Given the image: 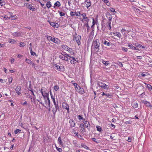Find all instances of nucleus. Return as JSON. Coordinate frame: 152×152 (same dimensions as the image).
<instances>
[{"instance_id":"f257e3e1","label":"nucleus","mask_w":152,"mask_h":152,"mask_svg":"<svg viewBox=\"0 0 152 152\" xmlns=\"http://www.w3.org/2000/svg\"><path fill=\"white\" fill-rule=\"evenodd\" d=\"M100 44L98 39H94L91 45V50L98 52L99 49Z\"/></svg>"},{"instance_id":"f03ea898","label":"nucleus","mask_w":152,"mask_h":152,"mask_svg":"<svg viewBox=\"0 0 152 152\" xmlns=\"http://www.w3.org/2000/svg\"><path fill=\"white\" fill-rule=\"evenodd\" d=\"M73 85L75 87L76 91L80 94H82L83 93L84 91L83 88L80 87L76 83H73Z\"/></svg>"},{"instance_id":"7ed1b4c3","label":"nucleus","mask_w":152,"mask_h":152,"mask_svg":"<svg viewBox=\"0 0 152 152\" xmlns=\"http://www.w3.org/2000/svg\"><path fill=\"white\" fill-rule=\"evenodd\" d=\"M97 84L99 86L101 87L102 88L104 89H107L109 87V86L107 85L105 83L100 81H98Z\"/></svg>"},{"instance_id":"20e7f679","label":"nucleus","mask_w":152,"mask_h":152,"mask_svg":"<svg viewBox=\"0 0 152 152\" xmlns=\"http://www.w3.org/2000/svg\"><path fill=\"white\" fill-rule=\"evenodd\" d=\"M51 108L52 109L53 113L54 116L55 115L57 110H59V107L58 105L52 106Z\"/></svg>"},{"instance_id":"39448f33","label":"nucleus","mask_w":152,"mask_h":152,"mask_svg":"<svg viewBox=\"0 0 152 152\" xmlns=\"http://www.w3.org/2000/svg\"><path fill=\"white\" fill-rule=\"evenodd\" d=\"M80 15L83 17V18L81 21L83 22L85 21L86 22H88L89 20L88 17L86 16V14L85 13L81 14Z\"/></svg>"},{"instance_id":"423d86ee","label":"nucleus","mask_w":152,"mask_h":152,"mask_svg":"<svg viewBox=\"0 0 152 152\" xmlns=\"http://www.w3.org/2000/svg\"><path fill=\"white\" fill-rule=\"evenodd\" d=\"M62 106L65 109L67 110V113H69V105L66 103L63 102L62 104Z\"/></svg>"},{"instance_id":"0eeeda50","label":"nucleus","mask_w":152,"mask_h":152,"mask_svg":"<svg viewBox=\"0 0 152 152\" xmlns=\"http://www.w3.org/2000/svg\"><path fill=\"white\" fill-rule=\"evenodd\" d=\"M81 14L80 13L79 11H77V12H73L72 11H71L70 12V15L73 17L75 15H76L77 16H79Z\"/></svg>"},{"instance_id":"6e6552de","label":"nucleus","mask_w":152,"mask_h":152,"mask_svg":"<svg viewBox=\"0 0 152 152\" xmlns=\"http://www.w3.org/2000/svg\"><path fill=\"white\" fill-rule=\"evenodd\" d=\"M70 58H72V59L70 61V63L71 64H75L77 62H78L77 58H75L73 56L70 57Z\"/></svg>"},{"instance_id":"1a4fd4ad","label":"nucleus","mask_w":152,"mask_h":152,"mask_svg":"<svg viewBox=\"0 0 152 152\" xmlns=\"http://www.w3.org/2000/svg\"><path fill=\"white\" fill-rule=\"evenodd\" d=\"M26 5L27 8L31 10H32L33 11L35 9V8L33 6L28 3H26Z\"/></svg>"},{"instance_id":"9d476101","label":"nucleus","mask_w":152,"mask_h":152,"mask_svg":"<svg viewBox=\"0 0 152 152\" xmlns=\"http://www.w3.org/2000/svg\"><path fill=\"white\" fill-rule=\"evenodd\" d=\"M47 99L45 100V104L47 106L46 107H50V101L49 98V97H47Z\"/></svg>"},{"instance_id":"9b49d317","label":"nucleus","mask_w":152,"mask_h":152,"mask_svg":"<svg viewBox=\"0 0 152 152\" xmlns=\"http://www.w3.org/2000/svg\"><path fill=\"white\" fill-rule=\"evenodd\" d=\"M12 36L17 37L21 36V33L20 32H17L12 33Z\"/></svg>"},{"instance_id":"f8f14e48","label":"nucleus","mask_w":152,"mask_h":152,"mask_svg":"<svg viewBox=\"0 0 152 152\" xmlns=\"http://www.w3.org/2000/svg\"><path fill=\"white\" fill-rule=\"evenodd\" d=\"M81 39V36L78 35L75 37L76 41L78 45H79L80 44V40Z\"/></svg>"},{"instance_id":"ddd939ff","label":"nucleus","mask_w":152,"mask_h":152,"mask_svg":"<svg viewBox=\"0 0 152 152\" xmlns=\"http://www.w3.org/2000/svg\"><path fill=\"white\" fill-rule=\"evenodd\" d=\"M106 16L108 19L109 21H111L112 20L111 15L108 12H107L106 13Z\"/></svg>"},{"instance_id":"4468645a","label":"nucleus","mask_w":152,"mask_h":152,"mask_svg":"<svg viewBox=\"0 0 152 152\" xmlns=\"http://www.w3.org/2000/svg\"><path fill=\"white\" fill-rule=\"evenodd\" d=\"M70 126L71 127H74L75 126V124L74 121L72 119H70L69 121Z\"/></svg>"},{"instance_id":"2eb2a0df","label":"nucleus","mask_w":152,"mask_h":152,"mask_svg":"<svg viewBox=\"0 0 152 152\" xmlns=\"http://www.w3.org/2000/svg\"><path fill=\"white\" fill-rule=\"evenodd\" d=\"M52 41L55 43L58 44L60 42V41L57 38H54L52 40Z\"/></svg>"},{"instance_id":"dca6fc26","label":"nucleus","mask_w":152,"mask_h":152,"mask_svg":"<svg viewBox=\"0 0 152 152\" xmlns=\"http://www.w3.org/2000/svg\"><path fill=\"white\" fill-rule=\"evenodd\" d=\"M83 122L84 124L85 127L88 128L90 125L89 122L85 119L83 120Z\"/></svg>"},{"instance_id":"f3484780","label":"nucleus","mask_w":152,"mask_h":152,"mask_svg":"<svg viewBox=\"0 0 152 152\" xmlns=\"http://www.w3.org/2000/svg\"><path fill=\"white\" fill-rule=\"evenodd\" d=\"M111 21H108L107 22L106 25L108 29L110 30L111 28Z\"/></svg>"},{"instance_id":"a211bd4d","label":"nucleus","mask_w":152,"mask_h":152,"mask_svg":"<svg viewBox=\"0 0 152 152\" xmlns=\"http://www.w3.org/2000/svg\"><path fill=\"white\" fill-rule=\"evenodd\" d=\"M128 47H129L131 48L133 50H139V49H138L136 48L134 46H133L130 43L128 44Z\"/></svg>"},{"instance_id":"6ab92c4d","label":"nucleus","mask_w":152,"mask_h":152,"mask_svg":"<svg viewBox=\"0 0 152 152\" xmlns=\"http://www.w3.org/2000/svg\"><path fill=\"white\" fill-rule=\"evenodd\" d=\"M143 103L144 104H146L147 107H152V106L151 105L150 103L147 101H143Z\"/></svg>"},{"instance_id":"aec40b11","label":"nucleus","mask_w":152,"mask_h":152,"mask_svg":"<svg viewBox=\"0 0 152 152\" xmlns=\"http://www.w3.org/2000/svg\"><path fill=\"white\" fill-rule=\"evenodd\" d=\"M61 6V4L58 1H56V3H55L54 5V8H56V6H57L58 7H59Z\"/></svg>"},{"instance_id":"412c9836","label":"nucleus","mask_w":152,"mask_h":152,"mask_svg":"<svg viewBox=\"0 0 152 152\" xmlns=\"http://www.w3.org/2000/svg\"><path fill=\"white\" fill-rule=\"evenodd\" d=\"M61 47L64 49L65 50H68V48L69 47H68L67 45H61Z\"/></svg>"},{"instance_id":"4be33fe9","label":"nucleus","mask_w":152,"mask_h":152,"mask_svg":"<svg viewBox=\"0 0 152 152\" xmlns=\"http://www.w3.org/2000/svg\"><path fill=\"white\" fill-rule=\"evenodd\" d=\"M58 143L60 145H63V142L61 140L60 137H58Z\"/></svg>"},{"instance_id":"5701e85b","label":"nucleus","mask_w":152,"mask_h":152,"mask_svg":"<svg viewBox=\"0 0 152 152\" xmlns=\"http://www.w3.org/2000/svg\"><path fill=\"white\" fill-rule=\"evenodd\" d=\"M80 127H81L82 129L81 130H82V132H84L85 127L84 124H80Z\"/></svg>"},{"instance_id":"b1692460","label":"nucleus","mask_w":152,"mask_h":152,"mask_svg":"<svg viewBox=\"0 0 152 152\" xmlns=\"http://www.w3.org/2000/svg\"><path fill=\"white\" fill-rule=\"evenodd\" d=\"M8 42L10 43L14 44L16 42V41L14 39H9Z\"/></svg>"},{"instance_id":"393cba45","label":"nucleus","mask_w":152,"mask_h":152,"mask_svg":"<svg viewBox=\"0 0 152 152\" xmlns=\"http://www.w3.org/2000/svg\"><path fill=\"white\" fill-rule=\"evenodd\" d=\"M55 68L56 69L58 70H61V67H62L63 66H60L57 65L55 64Z\"/></svg>"},{"instance_id":"a878e982","label":"nucleus","mask_w":152,"mask_h":152,"mask_svg":"<svg viewBox=\"0 0 152 152\" xmlns=\"http://www.w3.org/2000/svg\"><path fill=\"white\" fill-rule=\"evenodd\" d=\"M42 94V96H43V97L45 98V97H46L47 98V97L49 96V94L48 93H44L43 92H42L41 93Z\"/></svg>"},{"instance_id":"bb28decb","label":"nucleus","mask_w":152,"mask_h":152,"mask_svg":"<svg viewBox=\"0 0 152 152\" xmlns=\"http://www.w3.org/2000/svg\"><path fill=\"white\" fill-rule=\"evenodd\" d=\"M146 85H147L146 87L148 88V89L149 91H151L152 89V87L151 85L145 83Z\"/></svg>"},{"instance_id":"cd10ccee","label":"nucleus","mask_w":152,"mask_h":152,"mask_svg":"<svg viewBox=\"0 0 152 152\" xmlns=\"http://www.w3.org/2000/svg\"><path fill=\"white\" fill-rule=\"evenodd\" d=\"M51 2L50 1H48L46 4V7L48 8H49L50 7H51Z\"/></svg>"},{"instance_id":"c85d7f7f","label":"nucleus","mask_w":152,"mask_h":152,"mask_svg":"<svg viewBox=\"0 0 152 152\" xmlns=\"http://www.w3.org/2000/svg\"><path fill=\"white\" fill-rule=\"evenodd\" d=\"M86 26V27L87 30V32H88L89 31V30L90 29V27L88 26V22H86V23L85 24Z\"/></svg>"},{"instance_id":"c756f323","label":"nucleus","mask_w":152,"mask_h":152,"mask_svg":"<svg viewBox=\"0 0 152 152\" xmlns=\"http://www.w3.org/2000/svg\"><path fill=\"white\" fill-rule=\"evenodd\" d=\"M86 7L87 9H88V7L91 6V1H89V2L87 1L86 3Z\"/></svg>"},{"instance_id":"7c9ffc66","label":"nucleus","mask_w":152,"mask_h":152,"mask_svg":"<svg viewBox=\"0 0 152 152\" xmlns=\"http://www.w3.org/2000/svg\"><path fill=\"white\" fill-rule=\"evenodd\" d=\"M67 51L70 53H74V52H73L72 49V48L69 47L68 50Z\"/></svg>"},{"instance_id":"2f4dec72","label":"nucleus","mask_w":152,"mask_h":152,"mask_svg":"<svg viewBox=\"0 0 152 152\" xmlns=\"http://www.w3.org/2000/svg\"><path fill=\"white\" fill-rule=\"evenodd\" d=\"M104 43L105 45H107V46H110L111 45V43L110 42H107L106 41H104Z\"/></svg>"},{"instance_id":"473e14b6","label":"nucleus","mask_w":152,"mask_h":152,"mask_svg":"<svg viewBox=\"0 0 152 152\" xmlns=\"http://www.w3.org/2000/svg\"><path fill=\"white\" fill-rule=\"evenodd\" d=\"M96 127L97 128V131L99 132H101L102 131V129L101 127L98 126H96Z\"/></svg>"},{"instance_id":"72a5a7b5","label":"nucleus","mask_w":152,"mask_h":152,"mask_svg":"<svg viewBox=\"0 0 152 152\" xmlns=\"http://www.w3.org/2000/svg\"><path fill=\"white\" fill-rule=\"evenodd\" d=\"M25 61L28 64H31V63H32V61L30 59H28L27 58L26 59Z\"/></svg>"},{"instance_id":"f704fd0d","label":"nucleus","mask_w":152,"mask_h":152,"mask_svg":"<svg viewBox=\"0 0 152 152\" xmlns=\"http://www.w3.org/2000/svg\"><path fill=\"white\" fill-rule=\"evenodd\" d=\"M81 146L82 147H83V148H85L86 149H88V147L86 145L84 144H83V143L81 144Z\"/></svg>"},{"instance_id":"c9c22d12","label":"nucleus","mask_w":152,"mask_h":152,"mask_svg":"<svg viewBox=\"0 0 152 152\" xmlns=\"http://www.w3.org/2000/svg\"><path fill=\"white\" fill-rule=\"evenodd\" d=\"M46 38L49 41L51 40L52 41V40L53 39L52 37L49 36H47Z\"/></svg>"},{"instance_id":"e433bc0d","label":"nucleus","mask_w":152,"mask_h":152,"mask_svg":"<svg viewBox=\"0 0 152 152\" xmlns=\"http://www.w3.org/2000/svg\"><path fill=\"white\" fill-rule=\"evenodd\" d=\"M102 62L105 66H107L109 64L108 61H105L103 60H102Z\"/></svg>"},{"instance_id":"4c0bfd02","label":"nucleus","mask_w":152,"mask_h":152,"mask_svg":"<svg viewBox=\"0 0 152 152\" xmlns=\"http://www.w3.org/2000/svg\"><path fill=\"white\" fill-rule=\"evenodd\" d=\"M53 88L56 91H57L59 89V87L57 85H55L54 86Z\"/></svg>"},{"instance_id":"58836bf2","label":"nucleus","mask_w":152,"mask_h":152,"mask_svg":"<svg viewBox=\"0 0 152 152\" xmlns=\"http://www.w3.org/2000/svg\"><path fill=\"white\" fill-rule=\"evenodd\" d=\"M59 57L60 59L63 60H64V59H65V56H64L62 55L61 54L59 56Z\"/></svg>"},{"instance_id":"ea45409f","label":"nucleus","mask_w":152,"mask_h":152,"mask_svg":"<svg viewBox=\"0 0 152 152\" xmlns=\"http://www.w3.org/2000/svg\"><path fill=\"white\" fill-rule=\"evenodd\" d=\"M30 53L31 54L32 56H34V55H35L36 56H37L36 55V53L32 51V50H30Z\"/></svg>"},{"instance_id":"a19ab883","label":"nucleus","mask_w":152,"mask_h":152,"mask_svg":"<svg viewBox=\"0 0 152 152\" xmlns=\"http://www.w3.org/2000/svg\"><path fill=\"white\" fill-rule=\"evenodd\" d=\"M25 44L24 42H21L20 43V46L21 47H23L25 46Z\"/></svg>"},{"instance_id":"79ce46f5","label":"nucleus","mask_w":152,"mask_h":152,"mask_svg":"<svg viewBox=\"0 0 152 152\" xmlns=\"http://www.w3.org/2000/svg\"><path fill=\"white\" fill-rule=\"evenodd\" d=\"M56 148L59 152H61L62 151V150L61 148H59L57 147L56 146Z\"/></svg>"},{"instance_id":"37998d69","label":"nucleus","mask_w":152,"mask_h":152,"mask_svg":"<svg viewBox=\"0 0 152 152\" xmlns=\"http://www.w3.org/2000/svg\"><path fill=\"white\" fill-rule=\"evenodd\" d=\"M138 104L137 103H136L133 104V107L135 108H137L138 107Z\"/></svg>"},{"instance_id":"c03bdc74","label":"nucleus","mask_w":152,"mask_h":152,"mask_svg":"<svg viewBox=\"0 0 152 152\" xmlns=\"http://www.w3.org/2000/svg\"><path fill=\"white\" fill-rule=\"evenodd\" d=\"M116 35L119 38H120L121 37V35L120 33L119 32H116Z\"/></svg>"},{"instance_id":"a18cd8bd","label":"nucleus","mask_w":152,"mask_h":152,"mask_svg":"<svg viewBox=\"0 0 152 152\" xmlns=\"http://www.w3.org/2000/svg\"><path fill=\"white\" fill-rule=\"evenodd\" d=\"M49 23L51 26L54 28L56 23L50 22Z\"/></svg>"},{"instance_id":"49530a36","label":"nucleus","mask_w":152,"mask_h":152,"mask_svg":"<svg viewBox=\"0 0 152 152\" xmlns=\"http://www.w3.org/2000/svg\"><path fill=\"white\" fill-rule=\"evenodd\" d=\"M16 91H20V86H17L15 89Z\"/></svg>"},{"instance_id":"de8ad7c7","label":"nucleus","mask_w":152,"mask_h":152,"mask_svg":"<svg viewBox=\"0 0 152 152\" xmlns=\"http://www.w3.org/2000/svg\"><path fill=\"white\" fill-rule=\"evenodd\" d=\"M21 131V130L19 129H17L15 131V134L18 133H20V132Z\"/></svg>"},{"instance_id":"09e8293b","label":"nucleus","mask_w":152,"mask_h":152,"mask_svg":"<svg viewBox=\"0 0 152 152\" xmlns=\"http://www.w3.org/2000/svg\"><path fill=\"white\" fill-rule=\"evenodd\" d=\"M52 100H53V102L54 105H58V103H57V104L56 103V101H55V99H52Z\"/></svg>"},{"instance_id":"8fccbe9b","label":"nucleus","mask_w":152,"mask_h":152,"mask_svg":"<svg viewBox=\"0 0 152 152\" xmlns=\"http://www.w3.org/2000/svg\"><path fill=\"white\" fill-rule=\"evenodd\" d=\"M52 100H53V102L54 105H58V103H57V104L56 103V101H55V99H52Z\"/></svg>"},{"instance_id":"3c124183","label":"nucleus","mask_w":152,"mask_h":152,"mask_svg":"<svg viewBox=\"0 0 152 152\" xmlns=\"http://www.w3.org/2000/svg\"><path fill=\"white\" fill-rule=\"evenodd\" d=\"M105 96L107 97L111 98V95L109 93H106L105 94Z\"/></svg>"},{"instance_id":"603ef678","label":"nucleus","mask_w":152,"mask_h":152,"mask_svg":"<svg viewBox=\"0 0 152 152\" xmlns=\"http://www.w3.org/2000/svg\"><path fill=\"white\" fill-rule=\"evenodd\" d=\"M78 119L80 121L81 119L83 120H84L83 118V117H82V116L80 115H78Z\"/></svg>"},{"instance_id":"864d4df0","label":"nucleus","mask_w":152,"mask_h":152,"mask_svg":"<svg viewBox=\"0 0 152 152\" xmlns=\"http://www.w3.org/2000/svg\"><path fill=\"white\" fill-rule=\"evenodd\" d=\"M110 11L112 12H115V13H116L117 12L116 11H115V9L113 8H110Z\"/></svg>"},{"instance_id":"5fc2aeb1","label":"nucleus","mask_w":152,"mask_h":152,"mask_svg":"<svg viewBox=\"0 0 152 152\" xmlns=\"http://www.w3.org/2000/svg\"><path fill=\"white\" fill-rule=\"evenodd\" d=\"M122 50L125 52H126L128 50L127 48L124 47L122 48Z\"/></svg>"},{"instance_id":"6e6d98bb","label":"nucleus","mask_w":152,"mask_h":152,"mask_svg":"<svg viewBox=\"0 0 152 152\" xmlns=\"http://www.w3.org/2000/svg\"><path fill=\"white\" fill-rule=\"evenodd\" d=\"M59 14L61 16H63L65 15V13L62 12H59Z\"/></svg>"},{"instance_id":"4d7b16f0","label":"nucleus","mask_w":152,"mask_h":152,"mask_svg":"<svg viewBox=\"0 0 152 152\" xmlns=\"http://www.w3.org/2000/svg\"><path fill=\"white\" fill-rule=\"evenodd\" d=\"M12 18V15H11L10 17H6V16H5L4 17V18H6V19L7 20H9L10 19H11Z\"/></svg>"},{"instance_id":"13d9d810","label":"nucleus","mask_w":152,"mask_h":152,"mask_svg":"<svg viewBox=\"0 0 152 152\" xmlns=\"http://www.w3.org/2000/svg\"><path fill=\"white\" fill-rule=\"evenodd\" d=\"M17 18V16L16 15H15L14 16H12V18H11V20L15 19Z\"/></svg>"},{"instance_id":"bf43d9fd","label":"nucleus","mask_w":152,"mask_h":152,"mask_svg":"<svg viewBox=\"0 0 152 152\" xmlns=\"http://www.w3.org/2000/svg\"><path fill=\"white\" fill-rule=\"evenodd\" d=\"M118 64L119 65V66L120 67H122L123 66V64H122L120 62H119Z\"/></svg>"},{"instance_id":"052dcab7","label":"nucleus","mask_w":152,"mask_h":152,"mask_svg":"<svg viewBox=\"0 0 152 152\" xmlns=\"http://www.w3.org/2000/svg\"><path fill=\"white\" fill-rule=\"evenodd\" d=\"M59 26V25L58 23H56L55 24L54 28H58Z\"/></svg>"},{"instance_id":"680f3d73","label":"nucleus","mask_w":152,"mask_h":152,"mask_svg":"<svg viewBox=\"0 0 152 152\" xmlns=\"http://www.w3.org/2000/svg\"><path fill=\"white\" fill-rule=\"evenodd\" d=\"M92 140L93 141H94L96 143H98L97 141L98 140H96V139L95 138H93L92 139Z\"/></svg>"},{"instance_id":"e2e57ef3","label":"nucleus","mask_w":152,"mask_h":152,"mask_svg":"<svg viewBox=\"0 0 152 152\" xmlns=\"http://www.w3.org/2000/svg\"><path fill=\"white\" fill-rule=\"evenodd\" d=\"M135 46L137 47L140 48L141 47V45L140 44H136Z\"/></svg>"},{"instance_id":"0e129e2a","label":"nucleus","mask_w":152,"mask_h":152,"mask_svg":"<svg viewBox=\"0 0 152 152\" xmlns=\"http://www.w3.org/2000/svg\"><path fill=\"white\" fill-rule=\"evenodd\" d=\"M68 60H70V58H68L66 57V56H65V59H64V60H65L66 61H68Z\"/></svg>"},{"instance_id":"69168bd1","label":"nucleus","mask_w":152,"mask_h":152,"mask_svg":"<svg viewBox=\"0 0 152 152\" xmlns=\"http://www.w3.org/2000/svg\"><path fill=\"white\" fill-rule=\"evenodd\" d=\"M19 91H16V93L18 95H21V94Z\"/></svg>"},{"instance_id":"338daca9","label":"nucleus","mask_w":152,"mask_h":152,"mask_svg":"<svg viewBox=\"0 0 152 152\" xmlns=\"http://www.w3.org/2000/svg\"><path fill=\"white\" fill-rule=\"evenodd\" d=\"M148 75V74L146 73V74H144L143 73H142L141 74V76H147Z\"/></svg>"},{"instance_id":"774afa93","label":"nucleus","mask_w":152,"mask_h":152,"mask_svg":"<svg viewBox=\"0 0 152 152\" xmlns=\"http://www.w3.org/2000/svg\"><path fill=\"white\" fill-rule=\"evenodd\" d=\"M15 61V59L14 58H12L11 60V62L12 64H13V62Z\"/></svg>"}]
</instances>
